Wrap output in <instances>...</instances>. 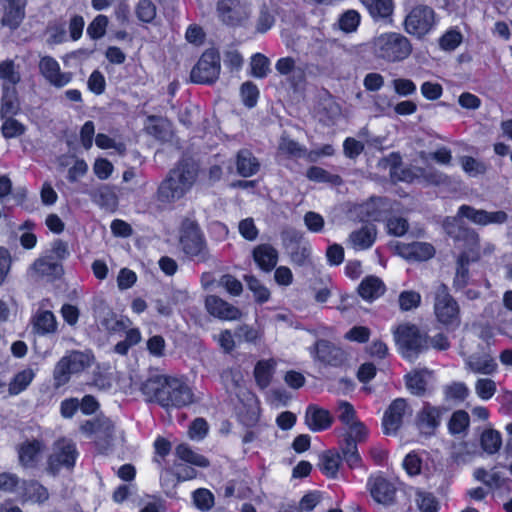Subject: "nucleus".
<instances>
[{
  "label": "nucleus",
  "instance_id": "obj_1",
  "mask_svg": "<svg viewBox=\"0 0 512 512\" xmlns=\"http://www.w3.org/2000/svg\"><path fill=\"white\" fill-rule=\"evenodd\" d=\"M147 401L165 409L183 408L194 402V393L185 379L166 374L148 377L140 387Z\"/></svg>",
  "mask_w": 512,
  "mask_h": 512
},
{
  "label": "nucleus",
  "instance_id": "obj_2",
  "mask_svg": "<svg viewBox=\"0 0 512 512\" xmlns=\"http://www.w3.org/2000/svg\"><path fill=\"white\" fill-rule=\"evenodd\" d=\"M198 176V164L192 158L182 157L159 183L155 200L167 206L183 199L196 184Z\"/></svg>",
  "mask_w": 512,
  "mask_h": 512
},
{
  "label": "nucleus",
  "instance_id": "obj_3",
  "mask_svg": "<svg viewBox=\"0 0 512 512\" xmlns=\"http://www.w3.org/2000/svg\"><path fill=\"white\" fill-rule=\"evenodd\" d=\"M69 255L70 252L67 243L61 239H57L52 243L49 254L35 259L31 265V269L38 278L53 283L61 279L64 275L63 261L66 260Z\"/></svg>",
  "mask_w": 512,
  "mask_h": 512
},
{
  "label": "nucleus",
  "instance_id": "obj_4",
  "mask_svg": "<svg viewBox=\"0 0 512 512\" xmlns=\"http://www.w3.org/2000/svg\"><path fill=\"white\" fill-rule=\"evenodd\" d=\"M393 333L398 351L405 360L413 361L429 349L428 334L415 324H399Z\"/></svg>",
  "mask_w": 512,
  "mask_h": 512
},
{
  "label": "nucleus",
  "instance_id": "obj_5",
  "mask_svg": "<svg viewBox=\"0 0 512 512\" xmlns=\"http://www.w3.org/2000/svg\"><path fill=\"white\" fill-rule=\"evenodd\" d=\"M179 244L185 256L193 262L207 263L211 258L204 232L196 221L183 226Z\"/></svg>",
  "mask_w": 512,
  "mask_h": 512
},
{
  "label": "nucleus",
  "instance_id": "obj_6",
  "mask_svg": "<svg viewBox=\"0 0 512 512\" xmlns=\"http://www.w3.org/2000/svg\"><path fill=\"white\" fill-rule=\"evenodd\" d=\"M369 431L366 425L357 420L348 425V431L343 435L339 448L347 466L351 469H358L363 466L362 457L358 451V444L365 442Z\"/></svg>",
  "mask_w": 512,
  "mask_h": 512
},
{
  "label": "nucleus",
  "instance_id": "obj_7",
  "mask_svg": "<svg viewBox=\"0 0 512 512\" xmlns=\"http://www.w3.org/2000/svg\"><path fill=\"white\" fill-rule=\"evenodd\" d=\"M434 314L437 321L448 330H455L460 326V306L443 283L435 292Z\"/></svg>",
  "mask_w": 512,
  "mask_h": 512
},
{
  "label": "nucleus",
  "instance_id": "obj_8",
  "mask_svg": "<svg viewBox=\"0 0 512 512\" xmlns=\"http://www.w3.org/2000/svg\"><path fill=\"white\" fill-rule=\"evenodd\" d=\"M310 354L314 362L324 368L342 370L349 365L348 352L327 339H317L310 348Z\"/></svg>",
  "mask_w": 512,
  "mask_h": 512
},
{
  "label": "nucleus",
  "instance_id": "obj_9",
  "mask_svg": "<svg viewBox=\"0 0 512 512\" xmlns=\"http://www.w3.org/2000/svg\"><path fill=\"white\" fill-rule=\"evenodd\" d=\"M377 56L388 62H400L412 52L411 42L400 33L389 32L380 35L376 41Z\"/></svg>",
  "mask_w": 512,
  "mask_h": 512
},
{
  "label": "nucleus",
  "instance_id": "obj_10",
  "mask_svg": "<svg viewBox=\"0 0 512 512\" xmlns=\"http://www.w3.org/2000/svg\"><path fill=\"white\" fill-rule=\"evenodd\" d=\"M221 57L216 48L206 49L191 70L190 80L195 84L211 85L220 76Z\"/></svg>",
  "mask_w": 512,
  "mask_h": 512
},
{
  "label": "nucleus",
  "instance_id": "obj_11",
  "mask_svg": "<svg viewBox=\"0 0 512 512\" xmlns=\"http://www.w3.org/2000/svg\"><path fill=\"white\" fill-rule=\"evenodd\" d=\"M436 24V13L428 5L414 6L404 20L405 31L419 39L429 34Z\"/></svg>",
  "mask_w": 512,
  "mask_h": 512
},
{
  "label": "nucleus",
  "instance_id": "obj_12",
  "mask_svg": "<svg viewBox=\"0 0 512 512\" xmlns=\"http://www.w3.org/2000/svg\"><path fill=\"white\" fill-rule=\"evenodd\" d=\"M216 13L222 24L237 28L246 25L251 15V9L245 0H218Z\"/></svg>",
  "mask_w": 512,
  "mask_h": 512
},
{
  "label": "nucleus",
  "instance_id": "obj_13",
  "mask_svg": "<svg viewBox=\"0 0 512 512\" xmlns=\"http://www.w3.org/2000/svg\"><path fill=\"white\" fill-rule=\"evenodd\" d=\"M87 365L85 354L80 351H72L69 355L61 357L53 370V388L58 390L68 384L71 376L82 372Z\"/></svg>",
  "mask_w": 512,
  "mask_h": 512
},
{
  "label": "nucleus",
  "instance_id": "obj_14",
  "mask_svg": "<svg viewBox=\"0 0 512 512\" xmlns=\"http://www.w3.org/2000/svg\"><path fill=\"white\" fill-rule=\"evenodd\" d=\"M366 488L371 498L378 504L390 506L396 502L397 486L393 479L386 477L382 472L371 474L367 478Z\"/></svg>",
  "mask_w": 512,
  "mask_h": 512
},
{
  "label": "nucleus",
  "instance_id": "obj_15",
  "mask_svg": "<svg viewBox=\"0 0 512 512\" xmlns=\"http://www.w3.org/2000/svg\"><path fill=\"white\" fill-rule=\"evenodd\" d=\"M55 451L47 459L48 469L55 473L61 467L72 469L77 461L79 452L72 440L61 438L55 442Z\"/></svg>",
  "mask_w": 512,
  "mask_h": 512
},
{
  "label": "nucleus",
  "instance_id": "obj_16",
  "mask_svg": "<svg viewBox=\"0 0 512 512\" xmlns=\"http://www.w3.org/2000/svg\"><path fill=\"white\" fill-rule=\"evenodd\" d=\"M446 411L444 406H433L430 402H424L415 418L416 427L424 435H434Z\"/></svg>",
  "mask_w": 512,
  "mask_h": 512
},
{
  "label": "nucleus",
  "instance_id": "obj_17",
  "mask_svg": "<svg viewBox=\"0 0 512 512\" xmlns=\"http://www.w3.org/2000/svg\"><path fill=\"white\" fill-rule=\"evenodd\" d=\"M409 408L405 398L394 399L384 412L382 432L384 435H396L403 425L404 416Z\"/></svg>",
  "mask_w": 512,
  "mask_h": 512
},
{
  "label": "nucleus",
  "instance_id": "obj_18",
  "mask_svg": "<svg viewBox=\"0 0 512 512\" xmlns=\"http://www.w3.org/2000/svg\"><path fill=\"white\" fill-rule=\"evenodd\" d=\"M457 215L460 218H466L472 223L482 226L488 224H503L508 219V215L505 211L499 210L488 212L483 209H476L466 204H463L458 208Z\"/></svg>",
  "mask_w": 512,
  "mask_h": 512
},
{
  "label": "nucleus",
  "instance_id": "obj_19",
  "mask_svg": "<svg viewBox=\"0 0 512 512\" xmlns=\"http://www.w3.org/2000/svg\"><path fill=\"white\" fill-rule=\"evenodd\" d=\"M204 304L208 314L221 321L238 320L242 315L238 307L217 295H207Z\"/></svg>",
  "mask_w": 512,
  "mask_h": 512
},
{
  "label": "nucleus",
  "instance_id": "obj_20",
  "mask_svg": "<svg viewBox=\"0 0 512 512\" xmlns=\"http://www.w3.org/2000/svg\"><path fill=\"white\" fill-rule=\"evenodd\" d=\"M39 69L43 77L56 88H62L72 81V73L61 72L58 61L52 56H43Z\"/></svg>",
  "mask_w": 512,
  "mask_h": 512
},
{
  "label": "nucleus",
  "instance_id": "obj_21",
  "mask_svg": "<svg viewBox=\"0 0 512 512\" xmlns=\"http://www.w3.org/2000/svg\"><path fill=\"white\" fill-rule=\"evenodd\" d=\"M398 255L414 261H427L435 256L434 246L427 242L399 243L396 246Z\"/></svg>",
  "mask_w": 512,
  "mask_h": 512
},
{
  "label": "nucleus",
  "instance_id": "obj_22",
  "mask_svg": "<svg viewBox=\"0 0 512 512\" xmlns=\"http://www.w3.org/2000/svg\"><path fill=\"white\" fill-rule=\"evenodd\" d=\"M330 411L316 404H309L305 411V424L312 432L328 430L333 424Z\"/></svg>",
  "mask_w": 512,
  "mask_h": 512
},
{
  "label": "nucleus",
  "instance_id": "obj_23",
  "mask_svg": "<svg viewBox=\"0 0 512 512\" xmlns=\"http://www.w3.org/2000/svg\"><path fill=\"white\" fill-rule=\"evenodd\" d=\"M45 446L41 440H25L18 447L19 463L24 468H34L40 461Z\"/></svg>",
  "mask_w": 512,
  "mask_h": 512
},
{
  "label": "nucleus",
  "instance_id": "obj_24",
  "mask_svg": "<svg viewBox=\"0 0 512 512\" xmlns=\"http://www.w3.org/2000/svg\"><path fill=\"white\" fill-rule=\"evenodd\" d=\"M432 372L427 368L413 370L404 376L407 390L416 397H424L431 394L428 387V377Z\"/></svg>",
  "mask_w": 512,
  "mask_h": 512
},
{
  "label": "nucleus",
  "instance_id": "obj_25",
  "mask_svg": "<svg viewBox=\"0 0 512 512\" xmlns=\"http://www.w3.org/2000/svg\"><path fill=\"white\" fill-rule=\"evenodd\" d=\"M479 259L480 254L478 252L472 257H470L465 251L459 254L456 262V272L452 283L455 291H462L466 288L470 281V263L477 262Z\"/></svg>",
  "mask_w": 512,
  "mask_h": 512
},
{
  "label": "nucleus",
  "instance_id": "obj_26",
  "mask_svg": "<svg viewBox=\"0 0 512 512\" xmlns=\"http://www.w3.org/2000/svg\"><path fill=\"white\" fill-rule=\"evenodd\" d=\"M252 256L256 265L264 272H271L276 268L279 259L277 249L269 243H262L255 246L252 251Z\"/></svg>",
  "mask_w": 512,
  "mask_h": 512
},
{
  "label": "nucleus",
  "instance_id": "obj_27",
  "mask_svg": "<svg viewBox=\"0 0 512 512\" xmlns=\"http://www.w3.org/2000/svg\"><path fill=\"white\" fill-rule=\"evenodd\" d=\"M236 172L243 178L256 175L260 170V162L249 149H240L235 156Z\"/></svg>",
  "mask_w": 512,
  "mask_h": 512
},
{
  "label": "nucleus",
  "instance_id": "obj_28",
  "mask_svg": "<svg viewBox=\"0 0 512 512\" xmlns=\"http://www.w3.org/2000/svg\"><path fill=\"white\" fill-rule=\"evenodd\" d=\"M387 205V199L380 196H372L366 202L360 205L359 214L361 221H381L384 216V208Z\"/></svg>",
  "mask_w": 512,
  "mask_h": 512
},
{
  "label": "nucleus",
  "instance_id": "obj_29",
  "mask_svg": "<svg viewBox=\"0 0 512 512\" xmlns=\"http://www.w3.org/2000/svg\"><path fill=\"white\" fill-rule=\"evenodd\" d=\"M377 239V229L374 225H364L349 234V241L355 250L371 248Z\"/></svg>",
  "mask_w": 512,
  "mask_h": 512
},
{
  "label": "nucleus",
  "instance_id": "obj_30",
  "mask_svg": "<svg viewBox=\"0 0 512 512\" xmlns=\"http://www.w3.org/2000/svg\"><path fill=\"white\" fill-rule=\"evenodd\" d=\"M386 291L384 282L377 276H366L358 286L359 296L366 301H374Z\"/></svg>",
  "mask_w": 512,
  "mask_h": 512
},
{
  "label": "nucleus",
  "instance_id": "obj_31",
  "mask_svg": "<svg viewBox=\"0 0 512 512\" xmlns=\"http://www.w3.org/2000/svg\"><path fill=\"white\" fill-rule=\"evenodd\" d=\"M344 461L343 454L333 450H327L320 458L319 469L327 478H336L341 465Z\"/></svg>",
  "mask_w": 512,
  "mask_h": 512
},
{
  "label": "nucleus",
  "instance_id": "obj_32",
  "mask_svg": "<svg viewBox=\"0 0 512 512\" xmlns=\"http://www.w3.org/2000/svg\"><path fill=\"white\" fill-rule=\"evenodd\" d=\"M275 365L276 363L273 359H262L255 364L253 375L259 388L265 389L271 384Z\"/></svg>",
  "mask_w": 512,
  "mask_h": 512
},
{
  "label": "nucleus",
  "instance_id": "obj_33",
  "mask_svg": "<svg viewBox=\"0 0 512 512\" xmlns=\"http://www.w3.org/2000/svg\"><path fill=\"white\" fill-rule=\"evenodd\" d=\"M20 112V103L15 88L3 87L1 99L0 116L1 119L14 117Z\"/></svg>",
  "mask_w": 512,
  "mask_h": 512
},
{
  "label": "nucleus",
  "instance_id": "obj_34",
  "mask_svg": "<svg viewBox=\"0 0 512 512\" xmlns=\"http://www.w3.org/2000/svg\"><path fill=\"white\" fill-rule=\"evenodd\" d=\"M374 20L387 19L394 11L393 0H361Z\"/></svg>",
  "mask_w": 512,
  "mask_h": 512
},
{
  "label": "nucleus",
  "instance_id": "obj_35",
  "mask_svg": "<svg viewBox=\"0 0 512 512\" xmlns=\"http://www.w3.org/2000/svg\"><path fill=\"white\" fill-rule=\"evenodd\" d=\"M33 328L39 335L53 333L57 329V322L53 312L39 311L33 318Z\"/></svg>",
  "mask_w": 512,
  "mask_h": 512
},
{
  "label": "nucleus",
  "instance_id": "obj_36",
  "mask_svg": "<svg viewBox=\"0 0 512 512\" xmlns=\"http://www.w3.org/2000/svg\"><path fill=\"white\" fill-rule=\"evenodd\" d=\"M175 453L180 460L197 467L206 468L210 464L205 456L194 452L186 443L178 444Z\"/></svg>",
  "mask_w": 512,
  "mask_h": 512
},
{
  "label": "nucleus",
  "instance_id": "obj_37",
  "mask_svg": "<svg viewBox=\"0 0 512 512\" xmlns=\"http://www.w3.org/2000/svg\"><path fill=\"white\" fill-rule=\"evenodd\" d=\"M270 64V60L266 55L259 52L253 54L249 63V75L257 79L266 78L271 71Z\"/></svg>",
  "mask_w": 512,
  "mask_h": 512
},
{
  "label": "nucleus",
  "instance_id": "obj_38",
  "mask_svg": "<svg viewBox=\"0 0 512 512\" xmlns=\"http://www.w3.org/2000/svg\"><path fill=\"white\" fill-rule=\"evenodd\" d=\"M502 445V437L495 429H485L480 435V446L484 452L493 455L499 451Z\"/></svg>",
  "mask_w": 512,
  "mask_h": 512
},
{
  "label": "nucleus",
  "instance_id": "obj_39",
  "mask_svg": "<svg viewBox=\"0 0 512 512\" xmlns=\"http://www.w3.org/2000/svg\"><path fill=\"white\" fill-rule=\"evenodd\" d=\"M468 365L474 373L478 374L492 375L497 370V363L488 354L472 357Z\"/></svg>",
  "mask_w": 512,
  "mask_h": 512
},
{
  "label": "nucleus",
  "instance_id": "obj_40",
  "mask_svg": "<svg viewBox=\"0 0 512 512\" xmlns=\"http://www.w3.org/2000/svg\"><path fill=\"white\" fill-rule=\"evenodd\" d=\"M35 377L34 372L31 369H24L14 375L8 385V391L10 395H18L31 384Z\"/></svg>",
  "mask_w": 512,
  "mask_h": 512
},
{
  "label": "nucleus",
  "instance_id": "obj_41",
  "mask_svg": "<svg viewBox=\"0 0 512 512\" xmlns=\"http://www.w3.org/2000/svg\"><path fill=\"white\" fill-rule=\"evenodd\" d=\"M470 425V416L465 410H456L448 421V431L451 435L466 433Z\"/></svg>",
  "mask_w": 512,
  "mask_h": 512
},
{
  "label": "nucleus",
  "instance_id": "obj_42",
  "mask_svg": "<svg viewBox=\"0 0 512 512\" xmlns=\"http://www.w3.org/2000/svg\"><path fill=\"white\" fill-rule=\"evenodd\" d=\"M134 13L138 21L150 24L156 18L157 8L151 0H139L135 5Z\"/></svg>",
  "mask_w": 512,
  "mask_h": 512
},
{
  "label": "nucleus",
  "instance_id": "obj_43",
  "mask_svg": "<svg viewBox=\"0 0 512 512\" xmlns=\"http://www.w3.org/2000/svg\"><path fill=\"white\" fill-rule=\"evenodd\" d=\"M306 177L316 183H331L338 185L341 177L337 174H331L327 170L319 166H310L306 171Z\"/></svg>",
  "mask_w": 512,
  "mask_h": 512
},
{
  "label": "nucleus",
  "instance_id": "obj_44",
  "mask_svg": "<svg viewBox=\"0 0 512 512\" xmlns=\"http://www.w3.org/2000/svg\"><path fill=\"white\" fill-rule=\"evenodd\" d=\"M244 279L246 281L248 289L252 291L255 301L258 304H264L269 300L271 293L269 289L266 286H264L258 278H256L253 275H249L245 276Z\"/></svg>",
  "mask_w": 512,
  "mask_h": 512
},
{
  "label": "nucleus",
  "instance_id": "obj_45",
  "mask_svg": "<svg viewBox=\"0 0 512 512\" xmlns=\"http://www.w3.org/2000/svg\"><path fill=\"white\" fill-rule=\"evenodd\" d=\"M240 96L245 107L253 108L257 105L260 91L252 81H245L240 86Z\"/></svg>",
  "mask_w": 512,
  "mask_h": 512
},
{
  "label": "nucleus",
  "instance_id": "obj_46",
  "mask_svg": "<svg viewBox=\"0 0 512 512\" xmlns=\"http://www.w3.org/2000/svg\"><path fill=\"white\" fill-rule=\"evenodd\" d=\"M193 503L198 510L207 512L214 506L215 498L209 489L198 488L193 492Z\"/></svg>",
  "mask_w": 512,
  "mask_h": 512
},
{
  "label": "nucleus",
  "instance_id": "obj_47",
  "mask_svg": "<svg viewBox=\"0 0 512 512\" xmlns=\"http://www.w3.org/2000/svg\"><path fill=\"white\" fill-rule=\"evenodd\" d=\"M469 395V389L464 382H452L444 387V397L447 401L463 402Z\"/></svg>",
  "mask_w": 512,
  "mask_h": 512
},
{
  "label": "nucleus",
  "instance_id": "obj_48",
  "mask_svg": "<svg viewBox=\"0 0 512 512\" xmlns=\"http://www.w3.org/2000/svg\"><path fill=\"white\" fill-rule=\"evenodd\" d=\"M1 133L5 139L22 136L26 132V126L14 117L4 118Z\"/></svg>",
  "mask_w": 512,
  "mask_h": 512
},
{
  "label": "nucleus",
  "instance_id": "obj_49",
  "mask_svg": "<svg viewBox=\"0 0 512 512\" xmlns=\"http://www.w3.org/2000/svg\"><path fill=\"white\" fill-rule=\"evenodd\" d=\"M109 24V19L106 15L99 14L97 15L88 25L87 27V35L92 40H98L102 38L107 30V26Z\"/></svg>",
  "mask_w": 512,
  "mask_h": 512
},
{
  "label": "nucleus",
  "instance_id": "obj_50",
  "mask_svg": "<svg viewBox=\"0 0 512 512\" xmlns=\"http://www.w3.org/2000/svg\"><path fill=\"white\" fill-rule=\"evenodd\" d=\"M398 302L401 311H410L420 306L421 295L414 290H404L399 294Z\"/></svg>",
  "mask_w": 512,
  "mask_h": 512
},
{
  "label": "nucleus",
  "instance_id": "obj_51",
  "mask_svg": "<svg viewBox=\"0 0 512 512\" xmlns=\"http://www.w3.org/2000/svg\"><path fill=\"white\" fill-rule=\"evenodd\" d=\"M360 14L356 10H347L339 18V27L343 32L351 33L360 25Z\"/></svg>",
  "mask_w": 512,
  "mask_h": 512
},
{
  "label": "nucleus",
  "instance_id": "obj_52",
  "mask_svg": "<svg viewBox=\"0 0 512 512\" xmlns=\"http://www.w3.org/2000/svg\"><path fill=\"white\" fill-rule=\"evenodd\" d=\"M0 79L12 85H16L20 81V74L16 70L14 60L6 59L0 62Z\"/></svg>",
  "mask_w": 512,
  "mask_h": 512
},
{
  "label": "nucleus",
  "instance_id": "obj_53",
  "mask_svg": "<svg viewBox=\"0 0 512 512\" xmlns=\"http://www.w3.org/2000/svg\"><path fill=\"white\" fill-rule=\"evenodd\" d=\"M22 489L25 491V494L33 491V495L30 498L37 502H44L48 499L47 489L36 480H23Z\"/></svg>",
  "mask_w": 512,
  "mask_h": 512
},
{
  "label": "nucleus",
  "instance_id": "obj_54",
  "mask_svg": "<svg viewBox=\"0 0 512 512\" xmlns=\"http://www.w3.org/2000/svg\"><path fill=\"white\" fill-rule=\"evenodd\" d=\"M462 39V34L459 31L450 29L440 37L439 45L445 51H452L461 44Z\"/></svg>",
  "mask_w": 512,
  "mask_h": 512
},
{
  "label": "nucleus",
  "instance_id": "obj_55",
  "mask_svg": "<svg viewBox=\"0 0 512 512\" xmlns=\"http://www.w3.org/2000/svg\"><path fill=\"white\" fill-rule=\"evenodd\" d=\"M148 353L155 358L166 355V341L162 335H153L146 342Z\"/></svg>",
  "mask_w": 512,
  "mask_h": 512
},
{
  "label": "nucleus",
  "instance_id": "obj_56",
  "mask_svg": "<svg viewBox=\"0 0 512 512\" xmlns=\"http://www.w3.org/2000/svg\"><path fill=\"white\" fill-rule=\"evenodd\" d=\"M371 336V330L367 326L355 325L344 335V338L350 342L359 344L367 343Z\"/></svg>",
  "mask_w": 512,
  "mask_h": 512
},
{
  "label": "nucleus",
  "instance_id": "obj_57",
  "mask_svg": "<svg viewBox=\"0 0 512 512\" xmlns=\"http://www.w3.org/2000/svg\"><path fill=\"white\" fill-rule=\"evenodd\" d=\"M475 390L480 399L487 401L494 396L496 384L492 379L480 378L476 381Z\"/></svg>",
  "mask_w": 512,
  "mask_h": 512
},
{
  "label": "nucleus",
  "instance_id": "obj_58",
  "mask_svg": "<svg viewBox=\"0 0 512 512\" xmlns=\"http://www.w3.org/2000/svg\"><path fill=\"white\" fill-rule=\"evenodd\" d=\"M235 336L247 343L255 344L261 337L258 329L248 324H241L235 329Z\"/></svg>",
  "mask_w": 512,
  "mask_h": 512
},
{
  "label": "nucleus",
  "instance_id": "obj_59",
  "mask_svg": "<svg viewBox=\"0 0 512 512\" xmlns=\"http://www.w3.org/2000/svg\"><path fill=\"white\" fill-rule=\"evenodd\" d=\"M22 482L16 474L11 472H2L0 473V491L13 493L20 486L22 487Z\"/></svg>",
  "mask_w": 512,
  "mask_h": 512
},
{
  "label": "nucleus",
  "instance_id": "obj_60",
  "mask_svg": "<svg viewBox=\"0 0 512 512\" xmlns=\"http://www.w3.org/2000/svg\"><path fill=\"white\" fill-rule=\"evenodd\" d=\"M402 466L409 476L419 475L422 468V459L416 452H409L404 457Z\"/></svg>",
  "mask_w": 512,
  "mask_h": 512
},
{
  "label": "nucleus",
  "instance_id": "obj_61",
  "mask_svg": "<svg viewBox=\"0 0 512 512\" xmlns=\"http://www.w3.org/2000/svg\"><path fill=\"white\" fill-rule=\"evenodd\" d=\"M388 234L401 237L405 235L409 229L408 221L403 217H391L387 220Z\"/></svg>",
  "mask_w": 512,
  "mask_h": 512
},
{
  "label": "nucleus",
  "instance_id": "obj_62",
  "mask_svg": "<svg viewBox=\"0 0 512 512\" xmlns=\"http://www.w3.org/2000/svg\"><path fill=\"white\" fill-rule=\"evenodd\" d=\"M88 89L96 94L101 95L106 89V80L104 75L99 70H94L88 78Z\"/></svg>",
  "mask_w": 512,
  "mask_h": 512
},
{
  "label": "nucleus",
  "instance_id": "obj_63",
  "mask_svg": "<svg viewBox=\"0 0 512 512\" xmlns=\"http://www.w3.org/2000/svg\"><path fill=\"white\" fill-rule=\"evenodd\" d=\"M219 283L232 296H239L243 291L241 281L231 274L222 275Z\"/></svg>",
  "mask_w": 512,
  "mask_h": 512
},
{
  "label": "nucleus",
  "instance_id": "obj_64",
  "mask_svg": "<svg viewBox=\"0 0 512 512\" xmlns=\"http://www.w3.org/2000/svg\"><path fill=\"white\" fill-rule=\"evenodd\" d=\"M393 88L396 94L399 96H410L416 93V84L407 78H396L392 81Z\"/></svg>",
  "mask_w": 512,
  "mask_h": 512
}]
</instances>
